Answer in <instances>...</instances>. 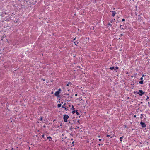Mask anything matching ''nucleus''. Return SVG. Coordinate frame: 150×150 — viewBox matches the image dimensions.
I'll use <instances>...</instances> for the list:
<instances>
[{
    "label": "nucleus",
    "instance_id": "obj_13",
    "mask_svg": "<svg viewBox=\"0 0 150 150\" xmlns=\"http://www.w3.org/2000/svg\"><path fill=\"white\" fill-rule=\"evenodd\" d=\"M49 138H50V139H49V141H50V140L51 139H52V138H51V137H50V136H49V137H47V139H49Z\"/></svg>",
    "mask_w": 150,
    "mask_h": 150
},
{
    "label": "nucleus",
    "instance_id": "obj_18",
    "mask_svg": "<svg viewBox=\"0 0 150 150\" xmlns=\"http://www.w3.org/2000/svg\"><path fill=\"white\" fill-rule=\"evenodd\" d=\"M75 110H73V111L72 112V113L73 114L75 113Z\"/></svg>",
    "mask_w": 150,
    "mask_h": 150
},
{
    "label": "nucleus",
    "instance_id": "obj_26",
    "mask_svg": "<svg viewBox=\"0 0 150 150\" xmlns=\"http://www.w3.org/2000/svg\"><path fill=\"white\" fill-rule=\"evenodd\" d=\"M79 128V127L78 126H76V128H75L76 129V128Z\"/></svg>",
    "mask_w": 150,
    "mask_h": 150
},
{
    "label": "nucleus",
    "instance_id": "obj_31",
    "mask_svg": "<svg viewBox=\"0 0 150 150\" xmlns=\"http://www.w3.org/2000/svg\"><path fill=\"white\" fill-rule=\"evenodd\" d=\"M74 141L73 142H72V144H74Z\"/></svg>",
    "mask_w": 150,
    "mask_h": 150
},
{
    "label": "nucleus",
    "instance_id": "obj_32",
    "mask_svg": "<svg viewBox=\"0 0 150 150\" xmlns=\"http://www.w3.org/2000/svg\"><path fill=\"white\" fill-rule=\"evenodd\" d=\"M142 77H144V74H143V75H142Z\"/></svg>",
    "mask_w": 150,
    "mask_h": 150
},
{
    "label": "nucleus",
    "instance_id": "obj_19",
    "mask_svg": "<svg viewBox=\"0 0 150 150\" xmlns=\"http://www.w3.org/2000/svg\"><path fill=\"white\" fill-rule=\"evenodd\" d=\"M112 25L110 23H108V26H111Z\"/></svg>",
    "mask_w": 150,
    "mask_h": 150
},
{
    "label": "nucleus",
    "instance_id": "obj_11",
    "mask_svg": "<svg viewBox=\"0 0 150 150\" xmlns=\"http://www.w3.org/2000/svg\"><path fill=\"white\" fill-rule=\"evenodd\" d=\"M111 70H112L113 69H114V67H110V68H109Z\"/></svg>",
    "mask_w": 150,
    "mask_h": 150
},
{
    "label": "nucleus",
    "instance_id": "obj_29",
    "mask_svg": "<svg viewBox=\"0 0 150 150\" xmlns=\"http://www.w3.org/2000/svg\"><path fill=\"white\" fill-rule=\"evenodd\" d=\"M13 150V147H12L11 148V150Z\"/></svg>",
    "mask_w": 150,
    "mask_h": 150
},
{
    "label": "nucleus",
    "instance_id": "obj_30",
    "mask_svg": "<svg viewBox=\"0 0 150 150\" xmlns=\"http://www.w3.org/2000/svg\"><path fill=\"white\" fill-rule=\"evenodd\" d=\"M121 26H122V25H120V28H121Z\"/></svg>",
    "mask_w": 150,
    "mask_h": 150
},
{
    "label": "nucleus",
    "instance_id": "obj_38",
    "mask_svg": "<svg viewBox=\"0 0 150 150\" xmlns=\"http://www.w3.org/2000/svg\"><path fill=\"white\" fill-rule=\"evenodd\" d=\"M98 137H100V136H98Z\"/></svg>",
    "mask_w": 150,
    "mask_h": 150
},
{
    "label": "nucleus",
    "instance_id": "obj_8",
    "mask_svg": "<svg viewBox=\"0 0 150 150\" xmlns=\"http://www.w3.org/2000/svg\"><path fill=\"white\" fill-rule=\"evenodd\" d=\"M61 106V104H58L57 105V107L58 108H60Z\"/></svg>",
    "mask_w": 150,
    "mask_h": 150
},
{
    "label": "nucleus",
    "instance_id": "obj_12",
    "mask_svg": "<svg viewBox=\"0 0 150 150\" xmlns=\"http://www.w3.org/2000/svg\"><path fill=\"white\" fill-rule=\"evenodd\" d=\"M40 121H42L43 120V117L42 116H40Z\"/></svg>",
    "mask_w": 150,
    "mask_h": 150
},
{
    "label": "nucleus",
    "instance_id": "obj_27",
    "mask_svg": "<svg viewBox=\"0 0 150 150\" xmlns=\"http://www.w3.org/2000/svg\"><path fill=\"white\" fill-rule=\"evenodd\" d=\"M98 140L99 141H101V140H102V139H99Z\"/></svg>",
    "mask_w": 150,
    "mask_h": 150
},
{
    "label": "nucleus",
    "instance_id": "obj_28",
    "mask_svg": "<svg viewBox=\"0 0 150 150\" xmlns=\"http://www.w3.org/2000/svg\"><path fill=\"white\" fill-rule=\"evenodd\" d=\"M75 96H77V94H75Z\"/></svg>",
    "mask_w": 150,
    "mask_h": 150
},
{
    "label": "nucleus",
    "instance_id": "obj_10",
    "mask_svg": "<svg viewBox=\"0 0 150 150\" xmlns=\"http://www.w3.org/2000/svg\"><path fill=\"white\" fill-rule=\"evenodd\" d=\"M124 137L122 136V137H120V141H122V139Z\"/></svg>",
    "mask_w": 150,
    "mask_h": 150
},
{
    "label": "nucleus",
    "instance_id": "obj_5",
    "mask_svg": "<svg viewBox=\"0 0 150 150\" xmlns=\"http://www.w3.org/2000/svg\"><path fill=\"white\" fill-rule=\"evenodd\" d=\"M60 93L59 91H57L54 93V95L56 96H58Z\"/></svg>",
    "mask_w": 150,
    "mask_h": 150
},
{
    "label": "nucleus",
    "instance_id": "obj_2",
    "mask_svg": "<svg viewBox=\"0 0 150 150\" xmlns=\"http://www.w3.org/2000/svg\"><path fill=\"white\" fill-rule=\"evenodd\" d=\"M69 117L68 115H64L63 116V118L64 121L65 122H67V119L69 118Z\"/></svg>",
    "mask_w": 150,
    "mask_h": 150
},
{
    "label": "nucleus",
    "instance_id": "obj_7",
    "mask_svg": "<svg viewBox=\"0 0 150 150\" xmlns=\"http://www.w3.org/2000/svg\"><path fill=\"white\" fill-rule=\"evenodd\" d=\"M71 85H72L71 83L69 82L68 83V84H67L66 85V86H69V85L71 86Z\"/></svg>",
    "mask_w": 150,
    "mask_h": 150
},
{
    "label": "nucleus",
    "instance_id": "obj_37",
    "mask_svg": "<svg viewBox=\"0 0 150 150\" xmlns=\"http://www.w3.org/2000/svg\"><path fill=\"white\" fill-rule=\"evenodd\" d=\"M148 104H149L150 103V102H148Z\"/></svg>",
    "mask_w": 150,
    "mask_h": 150
},
{
    "label": "nucleus",
    "instance_id": "obj_35",
    "mask_svg": "<svg viewBox=\"0 0 150 150\" xmlns=\"http://www.w3.org/2000/svg\"><path fill=\"white\" fill-rule=\"evenodd\" d=\"M98 144L99 145V146H100V145H101L100 144Z\"/></svg>",
    "mask_w": 150,
    "mask_h": 150
},
{
    "label": "nucleus",
    "instance_id": "obj_1",
    "mask_svg": "<svg viewBox=\"0 0 150 150\" xmlns=\"http://www.w3.org/2000/svg\"><path fill=\"white\" fill-rule=\"evenodd\" d=\"M145 92H143L142 90H139L138 92H137V93L139 94L140 96H142L143 94H144Z\"/></svg>",
    "mask_w": 150,
    "mask_h": 150
},
{
    "label": "nucleus",
    "instance_id": "obj_9",
    "mask_svg": "<svg viewBox=\"0 0 150 150\" xmlns=\"http://www.w3.org/2000/svg\"><path fill=\"white\" fill-rule=\"evenodd\" d=\"M143 81H141L139 82V83L140 84H143Z\"/></svg>",
    "mask_w": 150,
    "mask_h": 150
},
{
    "label": "nucleus",
    "instance_id": "obj_22",
    "mask_svg": "<svg viewBox=\"0 0 150 150\" xmlns=\"http://www.w3.org/2000/svg\"><path fill=\"white\" fill-rule=\"evenodd\" d=\"M115 68L117 69H119V67H116Z\"/></svg>",
    "mask_w": 150,
    "mask_h": 150
},
{
    "label": "nucleus",
    "instance_id": "obj_41",
    "mask_svg": "<svg viewBox=\"0 0 150 150\" xmlns=\"http://www.w3.org/2000/svg\"><path fill=\"white\" fill-rule=\"evenodd\" d=\"M140 118H141V119H142V117H140Z\"/></svg>",
    "mask_w": 150,
    "mask_h": 150
},
{
    "label": "nucleus",
    "instance_id": "obj_34",
    "mask_svg": "<svg viewBox=\"0 0 150 150\" xmlns=\"http://www.w3.org/2000/svg\"><path fill=\"white\" fill-rule=\"evenodd\" d=\"M123 35V34H121L120 35H121V36H122V35Z\"/></svg>",
    "mask_w": 150,
    "mask_h": 150
},
{
    "label": "nucleus",
    "instance_id": "obj_24",
    "mask_svg": "<svg viewBox=\"0 0 150 150\" xmlns=\"http://www.w3.org/2000/svg\"><path fill=\"white\" fill-rule=\"evenodd\" d=\"M149 98V97H148V96H147V98H146V100H147V99H148Z\"/></svg>",
    "mask_w": 150,
    "mask_h": 150
},
{
    "label": "nucleus",
    "instance_id": "obj_20",
    "mask_svg": "<svg viewBox=\"0 0 150 150\" xmlns=\"http://www.w3.org/2000/svg\"><path fill=\"white\" fill-rule=\"evenodd\" d=\"M140 80H141V81H143V77H141L140 79Z\"/></svg>",
    "mask_w": 150,
    "mask_h": 150
},
{
    "label": "nucleus",
    "instance_id": "obj_3",
    "mask_svg": "<svg viewBox=\"0 0 150 150\" xmlns=\"http://www.w3.org/2000/svg\"><path fill=\"white\" fill-rule=\"evenodd\" d=\"M140 124L141 125L142 128H145L146 127V125L145 124L144 122H143L142 121L141 122Z\"/></svg>",
    "mask_w": 150,
    "mask_h": 150
},
{
    "label": "nucleus",
    "instance_id": "obj_36",
    "mask_svg": "<svg viewBox=\"0 0 150 150\" xmlns=\"http://www.w3.org/2000/svg\"><path fill=\"white\" fill-rule=\"evenodd\" d=\"M136 117V116L135 115L134 116V117Z\"/></svg>",
    "mask_w": 150,
    "mask_h": 150
},
{
    "label": "nucleus",
    "instance_id": "obj_40",
    "mask_svg": "<svg viewBox=\"0 0 150 150\" xmlns=\"http://www.w3.org/2000/svg\"><path fill=\"white\" fill-rule=\"evenodd\" d=\"M70 105H69V107H70Z\"/></svg>",
    "mask_w": 150,
    "mask_h": 150
},
{
    "label": "nucleus",
    "instance_id": "obj_21",
    "mask_svg": "<svg viewBox=\"0 0 150 150\" xmlns=\"http://www.w3.org/2000/svg\"><path fill=\"white\" fill-rule=\"evenodd\" d=\"M57 91H59V92L60 93V91H61V89L60 88H59L58 89V90Z\"/></svg>",
    "mask_w": 150,
    "mask_h": 150
},
{
    "label": "nucleus",
    "instance_id": "obj_17",
    "mask_svg": "<svg viewBox=\"0 0 150 150\" xmlns=\"http://www.w3.org/2000/svg\"><path fill=\"white\" fill-rule=\"evenodd\" d=\"M75 112L76 113V114L77 115H79V113L78 112V110H75Z\"/></svg>",
    "mask_w": 150,
    "mask_h": 150
},
{
    "label": "nucleus",
    "instance_id": "obj_16",
    "mask_svg": "<svg viewBox=\"0 0 150 150\" xmlns=\"http://www.w3.org/2000/svg\"><path fill=\"white\" fill-rule=\"evenodd\" d=\"M72 109L74 110V109H75V108H74V105H72Z\"/></svg>",
    "mask_w": 150,
    "mask_h": 150
},
{
    "label": "nucleus",
    "instance_id": "obj_25",
    "mask_svg": "<svg viewBox=\"0 0 150 150\" xmlns=\"http://www.w3.org/2000/svg\"><path fill=\"white\" fill-rule=\"evenodd\" d=\"M107 136V137H110V135H107V136Z\"/></svg>",
    "mask_w": 150,
    "mask_h": 150
},
{
    "label": "nucleus",
    "instance_id": "obj_15",
    "mask_svg": "<svg viewBox=\"0 0 150 150\" xmlns=\"http://www.w3.org/2000/svg\"><path fill=\"white\" fill-rule=\"evenodd\" d=\"M78 42H74V44H75V45H77V44H78Z\"/></svg>",
    "mask_w": 150,
    "mask_h": 150
},
{
    "label": "nucleus",
    "instance_id": "obj_6",
    "mask_svg": "<svg viewBox=\"0 0 150 150\" xmlns=\"http://www.w3.org/2000/svg\"><path fill=\"white\" fill-rule=\"evenodd\" d=\"M62 108H65V110L66 111H67L68 110V109L66 108V103H64L63 105H62Z\"/></svg>",
    "mask_w": 150,
    "mask_h": 150
},
{
    "label": "nucleus",
    "instance_id": "obj_4",
    "mask_svg": "<svg viewBox=\"0 0 150 150\" xmlns=\"http://www.w3.org/2000/svg\"><path fill=\"white\" fill-rule=\"evenodd\" d=\"M111 12L112 13V16L113 17L116 14V12L114 11H111Z\"/></svg>",
    "mask_w": 150,
    "mask_h": 150
},
{
    "label": "nucleus",
    "instance_id": "obj_42",
    "mask_svg": "<svg viewBox=\"0 0 150 150\" xmlns=\"http://www.w3.org/2000/svg\"><path fill=\"white\" fill-rule=\"evenodd\" d=\"M16 150H17V148H16Z\"/></svg>",
    "mask_w": 150,
    "mask_h": 150
},
{
    "label": "nucleus",
    "instance_id": "obj_33",
    "mask_svg": "<svg viewBox=\"0 0 150 150\" xmlns=\"http://www.w3.org/2000/svg\"><path fill=\"white\" fill-rule=\"evenodd\" d=\"M76 38H74V40H75V39H76Z\"/></svg>",
    "mask_w": 150,
    "mask_h": 150
},
{
    "label": "nucleus",
    "instance_id": "obj_39",
    "mask_svg": "<svg viewBox=\"0 0 150 150\" xmlns=\"http://www.w3.org/2000/svg\"><path fill=\"white\" fill-rule=\"evenodd\" d=\"M141 116H142L143 114H141Z\"/></svg>",
    "mask_w": 150,
    "mask_h": 150
},
{
    "label": "nucleus",
    "instance_id": "obj_43",
    "mask_svg": "<svg viewBox=\"0 0 150 150\" xmlns=\"http://www.w3.org/2000/svg\"><path fill=\"white\" fill-rule=\"evenodd\" d=\"M16 150H17V148H16Z\"/></svg>",
    "mask_w": 150,
    "mask_h": 150
},
{
    "label": "nucleus",
    "instance_id": "obj_44",
    "mask_svg": "<svg viewBox=\"0 0 150 150\" xmlns=\"http://www.w3.org/2000/svg\"><path fill=\"white\" fill-rule=\"evenodd\" d=\"M5 150H8V149H6Z\"/></svg>",
    "mask_w": 150,
    "mask_h": 150
},
{
    "label": "nucleus",
    "instance_id": "obj_23",
    "mask_svg": "<svg viewBox=\"0 0 150 150\" xmlns=\"http://www.w3.org/2000/svg\"><path fill=\"white\" fill-rule=\"evenodd\" d=\"M125 20V19L124 18H123L122 19V21H124Z\"/></svg>",
    "mask_w": 150,
    "mask_h": 150
},
{
    "label": "nucleus",
    "instance_id": "obj_14",
    "mask_svg": "<svg viewBox=\"0 0 150 150\" xmlns=\"http://www.w3.org/2000/svg\"><path fill=\"white\" fill-rule=\"evenodd\" d=\"M42 137L44 139H45L46 137L44 135H42Z\"/></svg>",
    "mask_w": 150,
    "mask_h": 150
}]
</instances>
